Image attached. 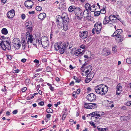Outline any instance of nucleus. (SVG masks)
Wrapping results in <instances>:
<instances>
[{
  "label": "nucleus",
  "mask_w": 131,
  "mask_h": 131,
  "mask_svg": "<svg viewBox=\"0 0 131 131\" xmlns=\"http://www.w3.org/2000/svg\"><path fill=\"white\" fill-rule=\"evenodd\" d=\"M34 62L36 63L37 64H39V61L37 59H35L34 60Z\"/></svg>",
  "instance_id": "nucleus-59"
},
{
  "label": "nucleus",
  "mask_w": 131,
  "mask_h": 131,
  "mask_svg": "<svg viewBox=\"0 0 131 131\" xmlns=\"http://www.w3.org/2000/svg\"><path fill=\"white\" fill-rule=\"evenodd\" d=\"M26 61V59H23L21 60V61L23 63H24Z\"/></svg>",
  "instance_id": "nucleus-61"
},
{
  "label": "nucleus",
  "mask_w": 131,
  "mask_h": 131,
  "mask_svg": "<svg viewBox=\"0 0 131 131\" xmlns=\"http://www.w3.org/2000/svg\"><path fill=\"white\" fill-rule=\"evenodd\" d=\"M61 46H60L59 49L61 54H63L66 50V44L64 42H61Z\"/></svg>",
  "instance_id": "nucleus-16"
},
{
  "label": "nucleus",
  "mask_w": 131,
  "mask_h": 131,
  "mask_svg": "<svg viewBox=\"0 0 131 131\" xmlns=\"http://www.w3.org/2000/svg\"><path fill=\"white\" fill-rule=\"evenodd\" d=\"M80 49H79L76 52L74 53V54L75 55L78 56L79 55V54H81V53L80 52Z\"/></svg>",
  "instance_id": "nucleus-40"
},
{
  "label": "nucleus",
  "mask_w": 131,
  "mask_h": 131,
  "mask_svg": "<svg viewBox=\"0 0 131 131\" xmlns=\"http://www.w3.org/2000/svg\"><path fill=\"white\" fill-rule=\"evenodd\" d=\"M84 107L86 108L92 109H94L97 107L96 104L92 103H85L84 104Z\"/></svg>",
  "instance_id": "nucleus-9"
},
{
  "label": "nucleus",
  "mask_w": 131,
  "mask_h": 131,
  "mask_svg": "<svg viewBox=\"0 0 131 131\" xmlns=\"http://www.w3.org/2000/svg\"><path fill=\"white\" fill-rule=\"evenodd\" d=\"M49 41H48L41 42V44L43 48H44L45 49H47L48 48L49 46Z\"/></svg>",
  "instance_id": "nucleus-22"
},
{
  "label": "nucleus",
  "mask_w": 131,
  "mask_h": 131,
  "mask_svg": "<svg viewBox=\"0 0 131 131\" xmlns=\"http://www.w3.org/2000/svg\"><path fill=\"white\" fill-rule=\"evenodd\" d=\"M7 58L9 59L10 60L12 59V57L10 55H6Z\"/></svg>",
  "instance_id": "nucleus-52"
},
{
  "label": "nucleus",
  "mask_w": 131,
  "mask_h": 131,
  "mask_svg": "<svg viewBox=\"0 0 131 131\" xmlns=\"http://www.w3.org/2000/svg\"><path fill=\"white\" fill-rule=\"evenodd\" d=\"M6 114L7 116H9L10 114V113L9 111H7L6 112Z\"/></svg>",
  "instance_id": "nucleus-63"
},
{
  "label": "nucleus",
  "mask_w": 131,
  "mask_h": 131,
  "mask_svg": "<svg viewBox=\"0 0 131 131\" xmlns=\"http://www.w3.org/2000/svg\"><path fill=\"white\" fill-rule=\"evenodd\" d=\"M49 88L50 89V90L52 91H54V88L53 87H52V86H51L50 87H49Z\"/></svg>",
  "instance_id": "nucleus-60"
},
{
  "label": "nucleus",
  "mask_w": 131,
  "mask_h": 131,
  "mask_svg": "<svg viewBox=\"0 0 131 131\" xmlns=\"http://www.w3.org/2000/svg\"><path fill=\"white\" fill-rule=\"evenodd\" d=\"M25 5L28 9L32 8L34 5L33 2L31 1L28 0L25 1L24 3Z\"/></svg>",
  "instance_id": "nucleus-13"
},
{
  "label": "nucleus",
  "mask_w": 131,
  "mask_h": 131,
  "mask_svg": "<svg viewBox=\"0 0 131 131\" xmlns=\"http://www.w3.org/2000/svg\"><path fill=\"white\" fill-rule=\"evenodd\" d=\"M104 113L101 111H96L93 112L90 114L91 115H92L91 116V118L94 117L97 119H101L102 117V116L104 115Z\"/></svg>",
  "instance_id": "nucleus-2"
},
{
  "label": "nucleus",
  "mask_w": 131,
  "mask_h": 131,
  "mask_svg": "<svg viewBox=\"0 0 131 131\" xmlns=\"http://www.w3.org/2000/svg\"><path fill=\"white\" fill-rule=\"evenodd\" d=\"M109 17L105 16L103 20V23L104 25H106L110 22Z\"/></svg>",
  "instance_id": "nucleus-23"
},
{
  "label": "nucleus",
  "mask_w": 131,
  "mask_h": 131,
  "mask_svg": "<svg viewBox=\"0 0 131 131\" xmlns=\"http://www.w3.org/2000/svg\"><path fill=\"white\" fill-rule=\"evenodd\" d=\"M83 15L84 16V18H88L89 17L91 16V13L89 10L85 9L84 11Z\"/></svg>",
  "instance_id": "nucleus-18"
},
{
  "label": "nucleus",
  "mask_w": 131,
  "mask_h": 131,
  "mask_svg": "<svg viewBox=\"0 0 131 131\" xmlns=\"http://www.w3.org/2000/svg\"><path fill=\"white\" fill-rule=\"evenodd\" d=\"M74 82L73 81H72L70 83L69 85H70L73 86V85H74Z\"/></svg>",
  "instance_id": "nucleus-64"
},
{
  "label": "nucleus",
  "mask_w": 131,
  "mask_h": 131,
  "mask_svg": "<svg viewBox=\"0 0 131 131\" xmlns=\"http://www.w3.org/2000/svg\"><path fill=\"white\" fill-rule=\"evenodd\" d=\"M6 44L1 45V48H2L3 49L5 50L6 49H7L8 50H10L11 49V42H10V45L8 43H5Z\"/></svg>",
  "instance_id": "nucleus-12"
},
{
  "label": "nucleus",
  "mask_w": 131,
  "mask_h": 131,
  "mask_svg": "<svg viewBox=\"0 0 131 131\" xmlns=\"http://www.w3.org/2000/svg\"><path fill=\"white\" fill-rule=\"evenodd\" d=\"M96 96L93 93H90L88 94L87 96V99L89 101L92 102L96 99Z\"/></svg>",
  "instance_id": "nucleus-11"
},
{
  "label": "nucleus",
  "mask_w": 131,
  "mask_h": 131,
  "mask_svg": "<svg viewBox=\"0 0 131 131\" xmlns=\"http://www.w3.org/2000/svg\"><path fill=\"white\" fill-rule=\"evenodd\" d=\"M46 17V14L44 13H42L39 14L38 16V18L40 19H43Z\"/></svg>",
  "instance_id": "nucleus-25"
},
{
  "label": "nucleus",
  "mask_w": 131,
  "mask_h": 131,
  "mask_svg": "<svg viewBox=\"0 0 131 131\" xmlns=\"http://www.w3.org/2000/svg\"><path fill=\"white\" fill-rule=\"evenodd\" d=\"M36 9L38 11H40L42 10V8L40 6H38L36 7Z\"/></svg>",
  "instance_id": "nucleus-42"
},
{
  "label": "nucleus",
  "mask_w": 131,
  "mask_h": 131,
  "mask_svg": "<svg viewBox=\"0 0 131 131\" xmlns=\"http://www.w3.org/2000/svg\"><path fill=\"white\" fill-rule=\"evenodd\" d=\"M90 123L91 126H93L94 128H95L96 127L95 123L93 122H90Z\"/></svg>",
  "instance_id": "nucleus-45"
},
{
  "label": "nucleus",
  "mask_w": 131,
  "mask_h": 131,
  "mask_svg": "<svg viewBox=\"0 0 131 131\" xmlns=\"http://www.w3.org/2000/svg\"><path fill=\"white\" fill-rule=\"evenodd\" d=\"M10 39L9 38H6L4 39L3 40H2L1 38H0V42L1 45L6 44L5 43H8L10 45Z\"/></svg>",
  "instance_id": "nucleus-15"
},
{
  "label": "nucleus",
  "mask_w": 131,
  "mask_h": 131,
  "mask_svg": "<svg viewBox=\"0 0 131 131\" xmlns=\"http://www.w3.org/2000/svg\"><path fill=\"white\" fill-rule=\"evenodd\" d=\"M79 36L82 39H84L87 38L88 35V32L86 31L80 32Z\"/></svg>",
  "instance_id": "nucleus-14"
},
{
  "label": "nucleus",
  "mask_w": 131,
  "mask_h": 131,
  "mask_svg": "<svg viewBox=\"0 0 131 131\" xmlns=\"http://www.w3.org/2000/svg\"><path fill=\"white\" fill-rule=\"evenodd\" d=\"M81 81V80L80 79H78V78H77V80H75V82H77L78 83L80 82Z\"/></svg>",
  "instance_id": "nucleus-62"
},
{
  "label": "nucleus",
  "mask_w": 131,
  "mask_h": 131,
  "mask_svg": "<svg viewBox=\"0 0 131 131\" xmlns=\"http://www.w3.org/2000/svg\"><path fill=\"white\" fill-rule=\"evenodd\" d=\"M76 7L75 6H70L68 10L69 12H72L74 11L75 12V10H76Z\"/></svg>",
  "instance_id": "nucleus-28"
},
{
  "label": "nucleus",
  "mask_w": 131,
  "mask_h": 131,
  "mask_svg": "<svg viewBox=\"0 0 131 131\" xmlns=\"http://www.w3.org/2000/svg\"><path fill=\"white\" fill-rule=\"evenodd\" d=\"M110 21L113 23H115L117 22L118 19L115 15H111L109 16Z\"/></svg>",
  "instance_id": "nucleus-20"
},
{
  "label": "nucleus",
  "mask_w": 131,
  "mask_h": 131,
  "mask_svg": "<svg viewBox=\"0 0 131 131\" xmlns=\"http://www.w3.org/2000/svg\"><path fill=\"white\" fill-rule=\"evenodd\" d=\"M41 39V43L49 41L47 38L46 37H42Z\"/></svg>",
  "instance_id": "nucleus-31"
},
{
  "label": "nucleus",
  "mask_w": 131,
  "mask_h": 131,
  "mask_svg": "<svg viewBox=\"0 0 131 131\" xmlns=\"http://www.w3.org/2000/svg\"><path fill=\"white\" fill-rule=\"evenodd\" d=\"M106 128H98V129L99 131H106Z\"/></svg>",
  "instance_id": "nucleus-48"
},
{
  "label": "nucleus",
  "mask_w": 131,
  "mask_h": 131,
  "mask_svg": "<svg viewBox=\"0 0 131 131\" xmlns=\"http://www.w3.org/2000/svg\"><path fill=\"white\" fill-rule=\"evenodd\" d=\"M84 68L83 69L85 71L86 74L87 75V76H88L89 75L90 76L93 78L94 76V74L92 72L90 73L92 69V67L90 65H89Z\"/></svg>",
  "instance_id": "nucleus-4"
},
{
  "label": "nucleus",
  "mask_w": 131,
  "mask_h": 131,
  "mask_svg": "<svg viewBox=\"0 0 131 131\" xmlns=\"http://www.w3.org/2000/svg\"><path fill=\"white\" fill-rule=\"evenodd\" d=\"M107 101L108 102L107 104L108 107H110L111 108L114 107V105L112 102L108 101Z\"/></svg>",
  "instance_id": "nucleus-30"
},
{
  "label": "nucleus",
  "mask_w": 131,
  "mask_h": 131,
  "mask_svg": "<svg viewBox=\"0 0 131 131\" xmlns=\"http://www.w3.org/2000/svg\"><path fill=\"white\" fill-rule=\"evenodd\" d=\"M26 26L27 30L31 32L32 31V23L31 21H29L26 23Z\"/></svg>",
  "instance_id": "nucleus-19"
},
{
  "label": "nucleus",
  "mask_w": 131,
  "mask_h": 131,
  "mask_svg": "<svg viewBox=\"0 0 131 131\" xmlns=\"http://www.w3.org/2000/svg\"><path fill=\"white\" fill-rule=\"evenodd\" d=\"M126 62L128 64H131V58L127 59L126 60Z\"/></svg>",
  "instance_id": "nucleus-41"
},
{
  "label": "nucleus",
  "mask_w": 131,
  "mask_h": 131,
  "mask_svg": "<svg viewBox=\"0 0 131 131\" xmlns=\"http://www.w3.org/2000/svg\"><path fill=\"white\" fill-rule=\"evenodd\" d=\"M46 112L47 113H52L53 112V110L52 109L49 108L47 109Z\"/></svg>",
  "instance_id": "nucleus-38"
},
{
  "label": "nucleus",
  "mask_w": 131,
  "mask_h": 131,
  "mask_svg": "<svg viewBox=\"0 0 131 131\" xmlns=\"http://www.w3.org/2000/svg\"><path fill=\"white\" fill-rule=\"evenodd\" d=\"M85 62L84 64L82 66V67L81 68V70L82 71V72L81 73V74L83 76H86V77H88V76H87V75L86 74V73L85 72V71L84 70V69H83V68H84L85 66Z\"/></svg>",
  "instance_id": "nucleus-24"
},
{
  "label": "nucleus",
  "mask_w": 131,
  "mask_h": 131,
  "mask_svg": "<svg viewBox=\"0 0 131 131\" xmlns=\"http://www.w3.org/2000/svg\"><path fill=\"white\" fill-rule=\"evenodd\" d=\"M51 116V115L50 114H48L46 115V117L48 118H50Z\"/></svg>",
  "instance_id": "nucleus-56"
},
{
  "label": "nucleus",
  "mask_w": 131,
  "mask_h": 131,
  "mask_svg": "<svg viewBox=\"0 0 131 131\" xmlns=\"http://www.w3.org/2000/svg\"><path fill=\"white\" fill-rule=\"evenodd\" d=\"M21 44L23 47V49L24 50L25 48V42L24 40H23L21 41Z\"/></svg>",
  "instance_id": "nucleus-34"
},
{
  "label": "nucleus",
  "mask_w": 131,
  "mask_h": 131,
  "mask_svg": "<svg viewBox=\"0 0 131 131\" xmlns=\"http://www.w3.org/2000/svg\"><path fill=\"white\" fill-rule=\"evenodd\" d=\"M91 78L92 77H91L90 78H88V77H87V78L85 79V83H88L89 82H90L92 79V78Z\"/></svg>",
  "instance_id": "nucleus-36"
},
{
  "label": "nucleus",
  "mask_w": 131,
  "mask_h": 131,
  "mask_svg": "<svg viewBox=\"0 0 131 131\" xmlns=\"http://www.w3.org/2000/svg\"><path fill=\"white\" fill-rule=\"evenodd\" d=\"M26 39L29 48V47H30L32 43L34 46L36 45V44L33 42L34 40H35V39L33 38L32 36L31 35H29V36H26Z\"/></svg>",
  "instance_id": "nucleus-5"
},
{
  "label": "nucleus",
  "mask_w": 131,
  "mask_h": 131,
  "mask_svg": "<svg viewBox=\"0 0 131 131\" xmlns=\"http://www.w3.org/2000/svg\"><path fill=\"white\" fill-rule=\"evenodd\" d=\"M94 89L97 94L102 95H105L108 91V87L104 84H100L95 86Z\"/></svg>",
  "instance_id": "nucleus-1"
},
{
  "label": "nucleus",
  "mask_w": 131,
  "mask_h": 131,
  "mask_svg": "<svg viewBox=\"0 0 131 131\" xmlns=\"http://www.w3.org/2000/svg\"><path fill=\"white\" fill-rule=\"evenodd\" d=\"M57 18H58V19L56 20V21L58 23H60L62 21V19L61 18V16H57Z\"/></svg>",
  "instance_id": "nucleus-32"
},
{
  "label": "nucleus",
  "mask_w": 131,
  "mask_h": 131,
  "mask_svg": "<svg viewBox=\"0 0 131 131\" xmlns=\"http://www.w3.org/2000/svg\"><path fill=\"white\" fill-rule=\"evenodd\" d=\"M66 117V115L65 114H63L62 116V119L64 121Z\"/></svg>",
  "instance_id": "nucleus-55"
},
{
  "label": "nucleus",
  "mask_w": 131,
  "mask_h": 131,
  "mask_svg": "<svg viewBox=\"0 0 131 131\" xmlns=\"http://www.w3.org/2000/svg\"><path fill=\"white\" fill-rule=\"evenodd\" d=\"M102 23L100 22H96L94 25V27L97 34H99L102 28Z\"/></svg>",
  "instance_id": "nucleus-7"
},
{
  "label": "nucleus",
  "mask_w": 131,
  "mask_h": 131,
  "mask_svg": "<svg viewBox=\"0 0 131 131\" xmlns=\"http://www.w3.org/2000/svg\"><path fill=\"white\" fill-rule=\"evenodd\" d=\"M17 112L18 111L17 110H15L13 112V113L14 114H15L17 113Z\"/></svg>",
  "instance_id": "nucleus-57"
},
{
  "label": "nucleus",
  "mask_w": 131,
  "mask_h": 131,
  "mask_svg": "<svg viewBox=\"0 0 131 131\" xmlns=\"http://www.w3.org/2000/svg\"><path fill=\"white\" fill-rule=\"evenodd\" d=\"M122 90V88L121 83L118 84L116 86V94L119 95Z\"/></svg>",
  "instance_id": "nucleus-21"
},
{
  "label": "nucleus",
  "mask_w": 131,
  "mask_h": 131,
  "mask_svg": "<svg viewBox=\"0 0 131 131\" xmlns=\"http://www.w3.org/2000/svg\"><path fill=\"white\" fill-rule=\"evenodd\" d=\"M75 15L78 17L79 19H81L83 16L82 10L79 7H77L74 12Z\"/></svg>",
  "instance_id": "nucleus-8"
},
{
  "label": "nucleus",
  "mask_w": 131,
  "mask_h": 131,
  "mask_svg": "<svg viewBox=\"0 0 131 131\" xmlns=\"http://www.w3.org/2000/svg\"><path fill=\"white\" fill-rule=\"evenodd\" d=\"M15 15V11L14 9H12L9 11L7 14V16L9 18H12Z\"/></svg>",
  "instance_id": "nucleus-17"
},
{
  "label": "nucleus",
  "mask_w": 131,
  "mask_h": 131,
  "mask_svg": "<svg viewBox=\"0 0 131 131\" xmlns=\"http://www.w3.org/2000/svg\"><path fill=\"white\" fill-rule=\"evenodd\" d=\"M84 8L85 10H87L93 12H94L96 9L94 4H91L88 3H86L84 5Z\"/></svg>",
  "instance_id": "nucleus-3"
},
{
  "label": "nucleus",
  "mask_w": 131,
  "mask_h": 131,
  "mask_svg": "<svg viewBox=\"0 0 131 131\" xmlns=\"http://www.w3.org/2000/svg\"><path fill=\"white\" fill-rule=\"evenodd\" d=\"M117 4L119 5H123V3L121 1H118L117 2Z\"/></svg>",
  "instance_id": "nucleus-44"
},
{
  "label": "nucleus",
  "mask_w": 131,
  "mask_h": 131,
  "mask_svg": "<svg viewBox=\"0 0 131 131\" xmlns=\"http://www.w3.org/2000/svg\"><path fill=\"white\" fill-rule=\"evenodd\" d=\"M110 54V50H106L105 51V54L106 56H108Z\"/></svg>",
  "instance_id": "nucleus-43"
},
{
  "label": "nucleus",
  "mask_w": 131,
  "mask_h": 131,
  "mask_svg": "<svg viewBox=\"0 0 131 131\" xmlns=\"http://www.w3.org/2000/svg\"><path fill=\"white\" fill-rule=\"evenodd\" d=\"M117 31L118 30H116L115 31L113 34L112 35V36L114 37L115 36H117V35L118 36H119L118 33H117Z\"/></svg>",
  "instance_id": "nucleus-37"
},
{
  "label": "nucleus",
  "mask_w": 131,
  "mask_h": 131,
  "mask_svg": "<svg viewBox=\"0 0 131 131\" xmlns=\"http://www.w3.org/2000/svg\"><path fill=\"white\" fill-rule=\"evenodd\" d=\"M126 105L127 106H131V101L127 102L126 103Z\"/></svg>",
  "instance_id": "nucleus-51"
},
{
  "label": "nucleus",
  "mask_w": 131,
  "mask_h": 131,
  "mask_svg": "<svg viewBox=\"0 0 131 131\" xmlns=\"http://www.w3.org/2000/svg\"><path fill=\"white\" fill-rule=\"evenodd\" d=\"M21 18L22 19H24L25 18V14H23L21 15Z\"/></svg>",
  "instance_id": "nucleus-54"
},
{
  "label": "nucleus",
  "mask_w": 131,
  "mask_h": 131,
  "mask_svg": "<svg viewBox=\"0 0 131 131\" xmlns=\"http://www.w3.org/2000/svg\"><path fill=\"white\" fill-rule=\"evenodd\" d=\"M101 13L100 11H97L95 12L94 13V15L95 16H98Z\"/></svg>",
  "instance_id": "nucleus-35"
},
{
  "label": "nucleus",
  "mask_w": 131,
  "mask_h": 131,
  "mask_svg": "<svg viewBox=\"0 0 131 131\" xmlns=\"http://www.w3.org/2000/svg\"><path fill=\"white\" fill-rule=\"evenodd\" d=\"M116 46H115L113 47L112 48V51L114 53L116 52L117 51V50H116Z\"/></svg>",
  "instance_id": "nucleus-47"
},
{
  "label": "nucleus",
  "mask_w": 131,
  "mask_h": 131,
  "mask_svg": "<svg viewBox=\"0 0 131 131\" xmlns=\"http://www.w3.org/2000/svg\"><path fill=\"white\" fill-rule=\"evenodd\" d=\"M72 95L74 98H75L77 97L76 93L75 92H73L72 93Z\"/></svg>",
  "instance_id": "nucleus-49"
},
{
  "label": "nucleus",
  "mask_w": 131,
  "mask_h": 131,
  "mask_svg": "<svg viewBox=\"0 0 131 131\" xmlns=\"http://www.w3.org/2000/svg\"><path fill=\"white\" fill-rule=\"evenodd\" d=\"M60 104V102H58L56 104H54V106L56 107H57Z\"/></svg>",
  "instance_id": "nucleus-58"
},
{
  "label": "nucleus",
  "mask_w": 131,
  "mask_h": 131,
  "mask_svg": "<svg viewBox=\"0 0 131 131\" xmlns=\"http://www.w3.org/2000/svg\"><path fill=\"white\" fill-rule=\"evenodd\" d=\"M12 42L14 47L16 49H19L21 46V42L19 39L15 38L14 39Z\"/></svg>",
  "instance_id": "nucleus-6"
},
{
  "label": "nucleus",
  "mask_w": 131,
  "mask_h": 131,
  "mask_svg": "<svg viewBox=\"0 0 131 131\" xmlns=\"http://www.w3.org/2000/svg\"><path fill=\"white\" fill-rule=\"evenodd\" d=\"M61 18L62 19V21H63V23H69V19L67 14L66 13H63L62 14Z\"/></svg>",
  "instance_id": "nucleus-10"
},
{
  "label": "nucleus",
  "mask_w": 131,
  "mask_h": 131,
  "mask_svg": "<svg viewBox=\"0 0 131 131\" xmlns=\"http://www.w3.org/2000/svg\"><path fill=\"white\" fill-rule=\"evenodd\" d=\"M117 30H118L117 33H118V34L119 35V36H118L117 38H119L121 37L120 35L122 33L123 31L121 29H117Z\"/></svg>",
  "instance_id": "nucleus-33"
},
{
  "label": "nucleus",
  "mask_w": 131,
  "mask_h": 131,
  "mask_svg": "<svg viewBox=\"0 0 131 131\" xmlns=\"http://www.w3.org/2000/svg\"><path fill=\"white\" fill-rule=\"evenodd\" d=\"M61 42H58L56 43L54 45V48L56 50H59L60 46H61Z\"/></svg>",
  "instance_id": "nucleus-26"
},
{
  "label": "nucleus",
  "mask_w": 131,
  "mask_h": 131,
  "mask_svg": "<svg viewBox=\"0 0 131 131\" xmlns=\"http://www.w3.org/2000/svg\"><path fill=\"white\" fill-rule=\"evenodd\" d=\"M27 90V88L26 87H25L22 89V91L23 92H25Z\"/></svg>",
  "instance_id": "nucleus-53"
},
{
  "label": "nucleus",
  "mask_w": 131,
  "mask_h": 131,
  "mask_svg": "<svg viewBox=\"0 0 131 131\" xmlns=\"http://www.w3.org/2000/svg\"><path fill=\"white\" fill-rule=\"evenodd\" d=\"M69 23H63V29L64 31H66L68 29V24Z\"/></svg>",
  "instance_id": "nucleus-27"
},
{
  "label": "nucleus",
  "mask_w": 131,
  "mask_h": 131,
  "mask_svg": "<svg viewBox=\"0 0 131 131\" xmlns=\"http://www.w3.org/2000/svg\"><path fill=\"white\" fill-rule=\"evenodd\" d=\"M57 25L59 29H60L62 28V26L61 22L60 23H58Z\"/></svg>",
  "instance_id": "nucleus-39"
},
{
  "label": "nucleus",
  "mask_w": 131,
  "mask_h": 131,
  "mask_svg": "<svg viewBox=\"0 0 131 131\" xmlns=\"http://www.w3.org/2000/svg\"><path fill=\"white\" fill-rule=\"evenodd\" d=\"M38 104L39 105L43 106L44 104V102L43 101H41L38 103Z\"/></svg>",
  "instance_id": "nucleus-46"
},
{
  "label": "nucleus",
  "mask_w": 131,
  "mask_h": 131,
  "mask_svg": "<svg viewBox=\"0 0 131 131\" xmlns=\"http://www.w3.org/2000/svg\"><path fill=\"white\" fill-rule=\"evenodd\" d=\"M100 12L102 14H104L106 12L105 10L104 9H101Z\"/></svg>",
  "instance_id": "nucleus-50"
},
{
  "label": "nucleus",
  "mask_w": 131,
  "mask_h": 131,
  "mask_svg": "<svg viewBox=\"0 0 131 131\" xmlns=\"http://www.w3.org/2000/svg\"><path fill=\"white\" fill-rule=\"evenodd\" d=\"M1 32L2 34L4 35H6L8 33V31L7 29L5 28H3L1 30Z\"/></svg>",
  "instance_id": "nucleus-29"
}]
</instances>
